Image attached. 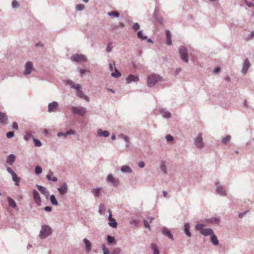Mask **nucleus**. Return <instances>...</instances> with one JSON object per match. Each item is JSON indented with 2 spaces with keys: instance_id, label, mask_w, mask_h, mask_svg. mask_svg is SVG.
Wrapping results in <instances>:
<instances>
[{
  "instance_id": "f257e3e1",
  "label": "nucleus",
  "mask_w": 254,
  "mask_h": 254,
  "mask_svg": "<svg viewBox=\"0 0 254 254\" xmlns=\"http://www.w3.org/2000/svg\"><path fill=\"white\" fill-rule=\"evenodd\" d=\"M162 78L157 74H152L149 75L147 78V83L149 87L153 86L156 83L161 81Z\"/></svg>"
},
{
  "instance_id": "f03ea898",
  "label": "nucleus",
  "mask_w": 254,
  "mask_h": 254,
  "mask_svg": "<svg viewBox=\"0 0 254 254\" xmlns=\"http://www.w3.org/2000/svg\"><path fill=\"white\" fill-rule=\"evenodd\" d=\"M51 233V228L47 225H44L42 227V229L40 233V237L41 238H45L50 235Z\"/></svg>"
},
{
  "instance_id": "7ed1b4c3",
  "label": "nucleus",
  "mask_w": 254,
  "mask_h": 254,
  "mask_svg": "<svg viewBox=\"0 0 254 254\" xmlns=\"http://www.w3.org/2000/svg\"><path fill=\"white\" fill-rule=\"evenodd\" d=\"M179 52L182 60L186 63L188 62V56L187 49L184 47H181Z\"/></svg>"
},
{
  "instance_id": "20e7f679",
  "label": "nucleus",
  "mask_w": 254,
  "mask_h": 254,
  "mask_svg": "<svg viewBox=\"0 0 254 254\" xmlns=\"http://www.w3.org/2000/svg\"><path fill=\"white\" fill-rule=\"evenodd\" d=\"M70 59L73 62H86L87 59L86 57L82 54H74L73 55L71 58Z\"/></svg>"
},
{
  "instance_id": "39448f33",
  "label": "nucleus",
  "mask_w": 254,
  "mask_h": 254,
  "mask_svg": "<svg viewBox=\"0 0 254 254\" xmlns=\"http://www.w3.org/2000/svg\"><path fill=\"white\" fill-rule=\"evenodd\" d=\"M71 110L73 113L80 116H83L86 113L85 109L81 107H72Z\"/></svg>"
},
{
  "instance_id": "423d86ee",
  "label": "nucleus",
  "mask_w": 254,
  "mask_h": 254,
  "mask_svg": "<svg viewBox=\"0 0 254 254\" xmlns=\"http://www.w3.org/2000/svg\"><path fill=\"white\" fill-rule=\"evenodd\" d=\"M33 70V64L32 63L28 62L26 63L25 65V71L24 72V74L28 75L31 73Z\"/></svg>"
},
{
  "instance_id": "0eeeda50",
  "label": "nucleus",
  "mask_w": 254,
  "mask_h": 254,
  "mask_svg": "<svg viewBox=\"0 0 254 254\" xmlns=\"http://www.w3.org/2000/svg\"><path fill=\"white\" fill-rule=\"evenodd\" d=\"M195 144L197 147L200 148H201L204 146V144L202 142V137L201 133H199L196 138L195 141Z\"/></svg>"
},
{
  "instance_id": "6e6552de",
  "label": "nucleus",
  "mask_w": 254,
  "mask_h": 254,
  "mask_svg": "<svg viewBox=\"0 0 254 254\" xmlns=\"http://www.w3.org/2000/svg\"><path fill=\"white\" fill-rule=\"evenodd\" d=\"M109 220L110 221L109 224L110 226L112 227L113 228H116L117 227V223L116 222V220L114 218H112L111 210H109Z\"/></svg>"
},
{
  "instance_id": "1a4fd4ad",
  "label": "nucleus",
  "mask_w": 254,
  "mask_h": 254,
  "mask_svg": "<svg viewBox=\"0 0 254 254\" xmlns=\"http://www.w3.org/2000/svg\"><path fill=\"white\" fill-rule=\"evenodd\" d=\"M33 198L35 202L38 205H40L41 204V200L40 195L38 191L36 190L33 191Z\"/></svg>"
},
{
  "instance_id": "9d476101",
  "label": "nucleus",
  "mask_w": 254,
  "mask_h": 254,
  "mask_svg": "<svg viewBox=\"0 0 254 254\" xmlns=\"http://www.w3.org/2000/svg\"><path fill=\"white\" fill-rule=\"evenodd\" d=\"M251 66V64L248 59H245L244 61L242 71L244 74H246L249 67Z\"/></svg>"
},
{
  "instance_id": "9b49d317",
  "label": "nucleus",
  "mask_w": 254,
  "mask_h": 254,
  "mask_svg": "<svg viewBox=\"0 0 254 254\" xmlns=\"http://www.w3.org/2000/svg\"><path fill=\"white\" fill-rule=\"evenodd\" d=\"M107 181L111 183L114 186H118L119 183V180L115 179L112 175H108Z\"/></svg>"
},
{
  "instance_id": "f8f14e48",
  "label": "nucleus",
  "mask_w": 254,
  "mask_h": 254,
  "mask_svg": "<svg viewBox=\"0 0 254 254\" xmlns=\"http://www.w3.org/2000/svg\"><path fill=\"white\" fill-rule=\"evenodd\" d=\"M138 80V76L130 74L126 78V82L130 83L131 82H137Z\"/></svg>"
},
{
  "instance_id": "ddd939ff",
  "label": "nucleus",
  "mask_w": 254,
  "mask_h": 254,
  "mask_svg": "<svg viewBox=\"0 0 254 254\" xmlns=\"http://www.w3.org/2000/svg\"><path fill=\"white\" fill-rule=\"evenodd\" d=\"M58 106V104L56 102H53L48 105V111L49 112L56 111Z\"/></svg>"
},
{
  "instance_id": "4468645a",
  "label": "nucleus",
  "mask_w": 254,
  "mask_h": 254,
  "mask_svg": "<svg viewBox=\"0 0 254 254\" xmlns=\"http://www.w3.org/2000/svg\"><path fill=\"white\" fill-rule=\"evenodd\" d=\"M8 119L5 114L0 111V123L3 125L7 123Z\"/></svg>"
},
{
  "instance_id": "2eb2a0df",
  "label": "nucleus",
  "mask_w": 254,
  "mask_h": 254,
  "mask_svg": "<svg viewBox=\"0 0 254 254\" xmlns=\"http://www.w3.org/2000/svg\"><path fill=\"white\" fill-rule=\"evenodd\" d=\"M58 191L62 195L65 194L67 192V186L65 183L63 184L61 186L58 188Z\"/></svg>"
},
{
  "instance_id": "dca6fc26",
  "label": "nucleus",
  "mask_w": 254,
  "mask_h": 254,
  "mask_svg": "<svg viewBox=\"0 0 254 254\" xmlns=\"http://www.w3.org/2000/svg\"><path fill=\"white\" fill-rule=\"evenodd\" d=\"M38 190H39L42 193L45 195L46 197L49 195V191L47 190V189L45 187H42L39 185L36 186Z\"/></svg>"
},
{
  "instance_id": "f3484780",
  "label": "nucleus",
  "mask_w": 254,
  "mask_h": 254,
  "mask_svg": "<svg viewBox=\"0 0 254 254\" xmlns=\"http://www.w3.org/2000/svg\"><path fill=\"white\" fill-rule=\"evenodd\" d=\"M83 242L86 246V252L89 253L91 250V244L90 242L86 239H84Z\"/></svg>"
},
{
  "instance_id": "a211bd4d",
  "label": "nucleus",
  "mask_w": 254,
  "mask_h": 254,
  "mask_svg": "<svg viewBox=\"0 0 254 254\" xmlns=\"http://www.w3.org/2000/svg\"><path fill=\"white\" fill-rule=\"evenodd\" d=\"M201 233L205 236H211L212 234H213V230L211 229H204L202 230Z\"/></svg>"
},
{
  "instance_id": "6ab92c4d",
  "label": "nucleus",
  "mask_w": 254,
  "mask_h": 254,
  "mask_svg": "<svg viewBox=\"0 0 254 254\" xmlns=\"http://www.w3.org/2000/svg\"><path fill=\"white\" fill-rule=\"evenodd\" d=\"M97 133L99 136H104V137H108L109 135V133L107 130H102L101 129H99L97 131Z\"/></svg>"
},
{
  "instance_id": "aec40b11",
  "label": "nucleus",
  "mask_w": 254,
  "mask_h": 254,
  "mask_svg": "<svg viewBox=\"0 0 254 254\" xmlns=\"http://www.w3.org/2000/svg\"><path fill=\"white\" fill-rule=\"evenodd\" d=\"M77 94L79 97L82 98L84 99L85 100H86V101L89 100V98L87 96H86L84 94V93L80 90V89H77Z\"/></svg>"
},
{
  "instance_id": "412c9836",
  "label": "nucleus",
  "mask_w": 254,
  "mask_h": 254,
  "mask_svg": "<svg viewBox=\"0 0 254 254\" xmlns=\"http://www.w3.org/2000/svg\"><path fill=\"white\" fill-rule=\"evenodd\" d=\"M15 157L14 155L11 154L8 156L6 159V162L9 165H11L15 161Z\"/></svg>"
},
{
  "instance_id": "4be33fe9",
  "label": "nucleus",
  "mask_w": 254,
  "mask_h": 254,
  "mask_svg": "<svg viewBox=\"0 0 254 254\" xmlns=\"http://www.w3.org/2000/svg\"><path fill=\"white\" fill-rule=\"evenodd\" d=\"M167 44L168 45L172 44L171 34L169 30L166 31Z\"/></svg>"
},
{
  "instance_id": "5701e85b",
  "label": "nucleus",
  "mask_w": 254,
  "mask_h": 254,
  "mask_svg": "<svg viewBox=\"0 0 254 254\" xmlns=\"http://www.w3.org/2000/svg\"><path fill=\"white\" fill-rule=\"evenodd\" d=\"M162 233L164 235L167 236L171 239H173V235H172L170 231L168 229L166 228H164L162 230Z\"/></svg>"
},
{
  "instance_id": "b1692460",
  "label": "nucleus",
  "mask_w": 254,
  "mask_h": 254,
  "mask_svg": "<svg viewBox=\"0 0 254 254\" xmlns=\"http://www.w3.org/2000/svg\"><path fill=\"white\" fill-rule=\"evenodd\" d=\"M7 200L8 201V204L10 206L14 208H16L17 207L16 204L15 202L14 201L13 199H12L10 197H7Z\"/></svg>"
},
{
  "instance_id": "393cba45",
  "label": "nucleus",
  "mask_w": 254,
  "mask_h": 254,
  "mask_svg": "<svg viewBox=\"0 0 254 254\" xmlns=\"http://www.w3.org/2000/svg\"><path fill=\"white\" fill-rule=\"evenodd\" d=\"M210 239L211 241L214 245H217L218 244V240L217 237L213 234L210 236Z\"/></svg>"
},
{
  "instance_id": "a878e982",
  "label": "nucleus",
  "mask_w": 254,
  "mask_h": 254,
  "mask_svg": "<svg viewBox=\"0 0 254 254\" xmlns=\"http://www.w3.org/2000/svg\"><path fill=\"white\" fill-rule=\"evenodd\" d=\"M12 180L14 182H15V185L17 186H19V182L20 180V179L17 176L16 174L15 173L14 174H12Z\"/></svg>"
},
{
  "instance_id": "bb28decb",
  "label": "nucleus",
  "mask_w": 254,
  "mask_h": 254,
  "mask_svg": "<svg viewBox=\"0 0 254 254\" xmlns=\"http://www.w3.org/2000/svg\"><path fill=\"white\" fill-rule=\"evenodd\" d=\"M190 225L188 223L185 224V232L188 237H190L191 234L189 231Z\"/></svg>"
},
{
  "instance_id": "cd10ccee",
  "label": "nucleus",
  "mask_w": 254,
  "mask_h": 254,
  "mask_svg": "<svg viewBox=\"0 0 254 254\" xmlns=\"http://www.w3.org/2000/svg\"><path fill=\"white\" fill-rule=\"evenodd\" d=\"M217 192L220 195H224L225 194V190L222 187H218L216 189Z\"/></svg>"
},
{
  "instance_id": "c85d7f7f",
  "label": "nucleus",
  "mask_w": 254,
  "mask_h": 254,
  "mask_svg": "<svg viewBox=\"0 0 254 254\" xmlns=\"http://www.w3.org/2000/svg\"><path fill=\"white\" fill-rule=\"evenodd\" d=\"M121 171L125 173H130L131 172V169L127 166H123L121 168Z\"/></svg>"
},
{
  "instance_id": "c756f323",
  "label": "nucleus",
  "mask_w": 254,
  "mask_h": 254,
  "mask_svg": "<svg viewBox=\"0 0 254 254\" xmlns=\"http://www.w3.org/2000/svg\"><path fill=\"white\" fill-rule=\"evenodd\" d=\"M151 249L153 251V254H159V252L156 244H152L151 245Z\"/></svg>"
},
{
  "instance_id": "7c9ffc66",
  "label": "nucleus",
  "mask_w": 254,
  "mask_h": 254,
  "mask_svg": "<svg viewBox=\"0 0 254 254\" xmlns=\"http://www.w3.org/2000/svg\"><path fill=\"white\" fill-rule=\"evenodd\" d=\"M231 139V136L230 135H227L225 137L222 139V143L226 144H227Z\"/></svg>"
},
{
  "instance_id": "2f4dec72",
  "label": "nucleus",
  "mask_w": 254,
  "mask_h": 254,
  "mask_svg": "<svg viewBox=\"0 0 254 254\" xmlns=\"http://www.w3.org/2000/svg\"><path fill=\"white\" fill-rule=\"evenodd\" d=\"M101 190V188H97L93 190V193H94V194L95 196L98 197L99 196Z\"/></svg>"
},
{
  "instance_id": "473e14b6",
  "label": "nucleus",
  "mask_w": 254,
  "mask_h": 254,
  "mask_svg": "<svg viewBox=\"0 0 254 254\" xmlns=\"http://www.w3.org/2000/svg\"><path fill=\"white\" fill-rule=\"evenodd\" d=\"M160 168L161 170L163 172L164 174H167V169L166 165L164 162H162L160 165Z\"/></svg>"
},
{
  "instance_id": "72a5a7b5",
  "label": "nucleus",
  "mask_w": 254,
  "mask_h": 254,
  "mask_svg": "<svg viewBox=\"0 0 254 254\" xmlns=\"http://www.w3.org/2000/svg\"><path fill=\"white\" fill-rule=\"evenodd\" d=\"M50 199H51V203L55 205H58V201H57V200L55 198V196L54 195H52L51 196Z\"/></svg>"
},
{
  "instance_id": "f704fd0d",
  "label": "nucleus",
  "mask_w": 254,
  "mask_h": 254,
  "mask_svg": "<svg viewBox=\"0 0 254 254\" xmlns=\"http://www.w3.org/2000/svg\"><path fill=\"white\" fill-rule=\"evenodd\" d=\"M142 31H139L137 33V37L138 38L141 39L142 40H144L147 39L146 36H143L142 35Z\"/></svg>"
},
{
  "instance_id": "c9c22d12",
  "label": "nucleus",
  "mask_w": 254,
  "mask_h": 254,
  "mask_svg": "<svg viewBox=\"0 0 254 254\" xmlns=\"http://www.w3.org/2000/svg\"><path fill=\"white\" fill-rule=\"evenodd\" d=\"M108 15L110 16H112L116 17H118L119 16V13L117 11L109 12H108Z\"/></svg>"
},
{
  "instance_id": "e433bc0d",
  "label": "nucleus",
  "mask_w": 254,
  "mask_h": 254,
  "mask_svg": "<svg viewBox=\"0 0 254 254\" xmlns=\"http://www.w3.org/2000/svg\"><path fill=\"white\" fill-rule=\"evenodd\" d=\"M70 84L72 88H74L75 89H81V86L79 84H74L73 82L72 81L70 82Z\"/></svg>"
},
{
  "instance_id": "4c0bfd02",
  "label": "nucleus",
  "mask_w": 254,
  "mask_h": 254,
  "mask_svg": "<svg viewBox=\"0 0 254 254\" xmlns=\"http://www.w3.org/2000/svg\"><path fill=\"white\" fill-rule=\"evenodd\" d=\"M102 249H103V253H104V254H110V251H109V250L107 248L105 245H102Z\"/></svg>"
},
{
  "instance_id": "58836bf2",
  "label": "nucleus",
  "mask_w": 254,
  "mask_h": 254,
  "mask_svg": "<svg viewBox=\"0 0 254 254\" xmlns=\"http://www.w3.org/2000/svg\"><path fill=\"white\" fill-rule=\"evenodd\" d=\"M42 168L40 166H37L36 167V168H35L36 174H40L42 173Z\"/></svg>"
},
{
  "instance_id": "ea45409f",
  "label": "nucleus",
  "mask_w": 254,
  "mask_h": 254,
  "mask_svg": "<svg viewBox=\"0 0 254 254\" xmlns=\"http://www.w3.org/2000/svg\"><path fill=\"white\" fill-rule=\"evenodd\" d=\"M34 141V144H35V145L36 146H41L42 145V143L40 141V140H39L38 139H34L33 140Z\"/></svg>"
},
{
  "instance_id": "a19ab883",
  "label": "nucleus",
  "mask_w": 254,
  "mask_h": 254,
  "mask_svg": "<svg viewBox=\"0 0 254 254\" xmlns=\"http://www.w3.org/2000/svg\"><path fill=\"white\" fill-rule=\"evenodd\" d=\"M107 240L109 244H112L115 241L114 237L108 236L107 237Z\"/></svg>"
},
{
  "instance_id": "79ce46f5",
  "label": "nucleus",
  "mask_w": 254,
  "mask_h": 254,
  "mask_svg": "<svg viewBox=\"0 0 254 254\" xmlns=\"http://www.w3.org/2000/svg\"><path fill=\"white\" fill-rule=\"evenodd\" d=\"M46 178L49 180H52L54 182H56L58 180V179L56 177H54L52 178L51 176L50 175H47L46 176Z\"/></svg>"
},
{
  "instance_id": "37998d69",
  "label": "nucleus",
  "mask_w": 254,
  "mask_h": 254,
  "mask_svg": "<svg viewBox=\"0 0 254 254\" xmlns=\"http://www.w3.org/2000/svg\"><path fill=\"white\" fill-rule=\"evenodd\" d=\"M85 7L84 5L82 4H79L77 5L76 6V10H83Z\"/></svg>"
},
{
  "instance_id": "c03bdc74",
  "label": "nucleus",
  "mask_w": 254,
  "mask_h": 254,
  "mask_svg": "<svg viewBox=\"0 0 254 254\" xmlns=\"http://www.w3.org/2000/svg\"><path fill=\"white\" fill-rule=\"evenodd\" d=\"M140 28V26L138 23H135L132 26V28L134 31L138 30Z\"/></svg>"
},
{
  "instance_id": "a18cd8bd",
  "label": "nucleus",
  "mask_w": 254,
  "mask_h": 254,
  "mask_svg": "<svg viewBox=\"0 0 254 254\" xmlns=\"http://www.w3.org/2000/svg\"><path fill=\"white\" fill-rule=\"evenodd\" d=\"M12 5L13 8L18 7L19 6V4L17 1L16 0H13L12 2Z\"/></svg>"
},
{
  "instance_id": "49530a36",
  "label": "nucleus",
  "mask_w": 254,
  "mask_h": 254,
  "mask_svg": "<svg viewBox=\"0 0 254 254\" xmlns=\"http://www.w3.org/2000/svg\"><path fill=\"white\" fill-rule=\"evenodd\" d=\"M112 75L114 77H119L121 76V73L117 69H116L115 72L112 73Z\"/></svg>"
},
{
  "instance_id": "de8ad7c7",
  "label": "nucleus",
  "mask_w": 254,
  "mask_h": 254,
  "mask_svg": "<svg viewBox=\"0 0 254 254\" xmlns=\"http://www.w3.org/2000/svg\"><path fill=\"white\" fill-rule=\"evenodd\" d=\"M203 225L200 224H197L195 226L196 229L198 230H200V232L202 231V230H203Z\"/></svg>"
},
{
  "instance_id": "09e8293b",
  "label": "nucleus",
  "mask_w": 254,
  "mask_h": 254,
  "mask_svg": "<svg viewBox=\"0 0 254 254\" xmlns=\"http://www.w3.org/2000/svg\"><path fill=\"white\" fill-rule=\"evenodd\" d=\"M163 116L165 118H170L171 116V114L170 113L168 112H165L163 114Z\"/></svg>"
},
{
  "instance_id": "8fccbe9b",
  "label": "nucleus",
  "mask_w": 254,
  "mask_h": 254,
  "mask_svg": "<svg viewBox=\"0 0 254 254\" xmlns=\"http://www.w3.org/2000/svg\"><path fill=\"white\" fill-rule=\"evenodd\" d=\"M6 135L7 138H11L14 136V132L12 131H9L6 133Z\"/></svg>"
},
{
  "instance_id": "3c124183",
  "label": "nucleus",
  "mask_w": 254,
  "mask_h": 254,
  "mask_svg": "<svg viewBox=\"0 0 254 254\" xmlns=\"http://www.w3.org/2000/svg\"><path fill=\"white\" fill-rule=\"evenodd\" d=\"M121 252V249L119 248H116L114 250L112 254H119Z\"/></svg>"
},
{
  "instance_id": "603ef678",
  "label": "nucleus",
  "mask_w": 254,
  "mask_h": 254,
  "mask_svg": "<svg viewBox=\"0 0 254 254\" xmlns=\"http://www.w3.org/2000/svg\"><path fill=\"white\" fill-rule=\"evenodd\" d=\"M86 72H89V70L83 69H79V72L81 74V76H82V75Z\"/></svg>"
},
{
  "instance_id": "864d4df0",
  "label": "nucleus",
  "mask_w": 254,
  "mask_h": 254,
  "mask_svg": "<svg viewBox=\"0 0 254 254\" xmlns=\"http://www.w3.org/2000/svg\"><path fill=\"white\" fill-rule=\"evenodd\" d=\"M112 47L111 46V43L108 44L107 45V48H106L107 52H111L112 50Z\"/></svg>"
},
{
  "instance_id": "5fc2aeb1",
  "label": "nucleus",
  "mask_w": 254,
  "mask_h": 254,
  "mask_svg": "<svg viewBox=\"0 0 254 254\" xmlns=\"http://www.w3.org/2000/svg\"><path fill=\"white\" fill-rule=\"evenodd\" d=\"M166 139L169 141H172L173 140V137L172 136L170 135H167L166 136Z\"/></svg>"
},
{
  "instance_id": "6e6d98bb",
  "label": "nucleus",
  "mask_w": 254,
  "mask_h": 254,
  "mask_svg": "<svg viewBox=\"0 0 254 254\" xmlns=\"http://www.w3.org/2000/svg\"><path fill=\"white\" fill-rule=\"evenodd\" d=\"M144 226L146 228H148L149 229H150V227L149 224V223H148L147 221L144 220Z\"/></svg>"
},
{
  "instance_id": "4d7b16f0",
  "label": "nucleus",
  "mask_w": 254,
  "mask_h": 254,
  "mask_svg": "<svg viewBox=\"0 0 254 254\" xmlns=\"http://www.w3.org/2000/svg\"><path fill=\"white\" fill-rule=\"evenodd\" d=\"M74 133H75V132L73 130L70 129L68 131H66L65 132V134L66 135H69V134H74Z\"/></svg>"
},
{
  "instance_id": "13d9d810",
  "label": "nucleus",
  "mask_w": 254,
  "mask_h": 254,
  "mask_svg": "<svg viewBox=\"0 0 254 254\" xmlns=\"http://www.w3.org/2000/svg\"><path fill=\"white\" fill-rule=\"evenodd\" d=\"M12 128L14 129H16V130L18 129V125L16 122L13 123Z\"/></svg>"
},
{
  "instance_id": "bf43d9fd",
  "label": "nucleus",
  "mask_w": 254,
  "mask_h": 254,
  "mask_svg": "<svg viewBox=\"0 0 254 254\" xmlns=\"http://www.w3.org/2000/svg\"><path fill=\"white\" fill-rule=\"evenodd\" d=\"M7 171L8 173H9L11 175H12V174H14L15 172L12 170V169L11 168H10V167H8L7 168Z\"/></svg>"
},
{
  "instance_id": "052dcab7",
  "label": "nucleus",
  "mask_w": 254,
  "mask_h": 254,
  "mask_svg": "<svg viewBox=\"0 0 254 254\" xmlns=\"http://www.w3.org/2000/svg\"><path fill=\"white\" fill-rule=\"evenodd\" d=\"M121 136L124 138L127 142H128L129 141V138L128 137H127V136L125 135H123V134H121Z\"/></svg>"
},
{
  "instance_id": "680f3d73",
  "label": "nucleus",
  "mask_w": 254,
  "mask_h": 254,
  "mask_svg": "<svg viewBox=\"0 0 254 254\" xmlns=\"http://www.w3.org/2000/svg\"><path fill=\"white\" fill-rule=\"evenodd\" d=\"M44 209L46 211H47V212H50L52 210V208L50 206H46L44 208Z\"/></svg>"
},
{
  "instance_id": "e2e57ef3",
  "label": "nucleus",
  "mask_w": 254,
  "mask_h": 254,
  "mask_svg": "<svg viewBox=\"0 0 254 254\" xmlns=\"http://www.w3.org/2000/svg\"><path fill=\"white\" fill-rule=\"evenodd\" d=\"M58 136H64V137H65L66 136V134H65V133H64V132H60L58 133Z\"/></svg>"
},
{
  "instance_id": "0e129e2a",
  "label": "nucleus",
  "mask_w": 254,
  "mask_h": 254,
  "mask_svg": "<svg viewBox=\"0 0 254 254\" xmlns=\"http://www.w3.org/2000/svg\"><path fill=\"white\" fill-rule=\"evenodd\" d=\"M138 166H139L140 168H143V167H144V163L143 161H140V162H139V163H138Z\"/></svg>"
},
{
  "instance_id": "69168bd1",
  "label": "nucleus",
  "mask_w": 254,
  "mask_h": 254,
  "mask_svg": "<svg viewBox=\"0 0 254 254\" xmlns=\"http://www.w3.org/2000/svg\"><path fill=\"white\" fill-rule=\"evenodd\" d=\"M104 209V205L103 204H101L100 205V210H99V212L100 213H102V212H101L102 210H103Z\"/></svg>"
},
{
  "instance_id": "338daca9",
  "label": "nucleus",
  "mask_w": 254,
  "mask_h": 254,
  "mask_svg": "<svg viewBox=\"0 0 254 254\" xmlns=\"http://www.w3.org/2000/svg\"><path fill=\"white\" fill-rule=\"evenodd\" d=\"M220 70V67H217L215 68V69L214 70V72L215 73H218V72H219Z\"/></svg>"
},
{
  "instance_id": "774afa93",
  "label": "nucleus",
  "mask_w": 254,
  "mask_h": 254,
  "mask_svg": "<svg viewBox=\"0 0 254 254\" xmlns=\"http://www.w3.org/2000/svg\"><path fill=\"white\" fill-rule=\"evenodd\" d=\"M246 2L247 5L249 7H251V6H252L253 5V3H252L248 2L247 1H246Z\"/></svg>"
}]
</instances>
